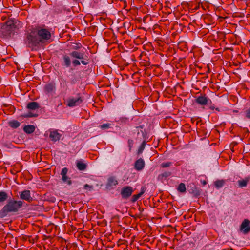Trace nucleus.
Wrapping results in <instances>:
<instances>
[{
    "mask_svg": "<svg viewBox=\"0 0 250 250\" xmlns=\"http://www.w3.org/2000/svg\"><path fill=\"white\" fill-rule=\"evenodd\" d=\"M23 202L21 200H16L10 198L5 205L0 210V218H3L8 215L17 213L23 207Z\"/></svg>",
    "mask_w": 250,
    "mask_h": 250,
    "instance_id": "obj_1",
    "label": "nucleus"
},
{
    "mask_svg": "<svg viewBox=\"0 0 250 250\" xmlns=\"http://www.w3.org/2000/svg\"><path fill=\"white\" fill-rule=\"evenodd\" d=\"M69 55L72 58L75 59L72 61L74 66H79L81 64V63L85 65L89 63L88 56L84 55V53L83 52L73 51L69 53Z\"/></svg>",
    "mask_w": 250,
    "mask_h": 250,
    "instance_id": "obj_2",
    "label": "nucleus"
},
{
    "mask_svg": "<svg viewBox=\"0 0 250 250\" xmlns=\"http://www.w3.org/2000/svg\"><path fill=\"white\" fill-rule=\"evenodd\" d=\"M24 41L27 46L32 49L38 46L41 43V40L38 39L36 31L34 29L26 34Z\"/></svg>",
    "mask_w": 250,
    "mask_h": 250,
    "instance_id": "obj_3",
    "label": "nucleus"
},
{
    "mask_svg": "<svg viewBox=\"0 0 250 250\" xmlns=\"http://www.w3.org/2000/svg\"><path fill=\"white\" fill-rule=\"evenodd\" d=\"M15 28L13 21H8L2 26L0 32L4 36L8 37L14 31Z\"/></svg>",
    "mask_w": 250,
    "mask_h": 250,
    "instance_id": "obj_4",
    "label": "nucleus"
},
{
    "mask_svg": "<svg viewBox=\"0 0 250 250\" xmlns=\"http://www.w3.org/2000/svg\"><path fill=\"white\" fill-rule=\"evenodd\" d=\"M34 30L36 31L38 39L41 40V43H43L50 39L51 34L48 30L40 28Z\"/></svg>",
    "mask_w": 250,
    "mask_h": 250,
    "instance_id": "obj_5",
    "label": "nucleus"
},
{
    "mask_svg": "<svg viewBox=\"0 0 250 250\" xmlns=\"http://www.w3.org/2000/svg\"><path fill=\"white\" fill-rule=\"evenodd\" d=\"M20 198L22 200H25L28 203L33 201V198L31 196V192L28 190H24L19 192Z\"/></svg>",
    "mask_w": 250,
    "mask_h": 250,
    "instance_id": "obj_6",
    "label": "nucleus"
},
{
    "mask_svg": "<svg viewBox=\"0 0 250 250\" xmlns=\"http://www.w3.org/2000/svg\"><path fill=\"white\" fill-rule=\"evenodd\" d=\"M82 102L83 99L79 95L76 97L70 98L67 101V105L69 107H74L79 105Z\"/></svg>",
    "mask_w": 250,
    "mask_h": 250,
    "instance_id": "obj_7",
    "label": "nucleus"
},
{
    "mask_svg": "<svg viewBox=\"0 0 250 250\" xmlns=\"http://www.w3.org/2000/svg\"><path fill=\"white\" fill-rule=\"evenodd\" d=\"M133 191V188L131 187L125 186L122 189L121 194L123 198L127 199L131 195Z\"/></svg>",
    "mask_w": 250,
    "mask_h": 250,
    "instance_id": "obj_8",
    "label": "nucleus"
},
{
    "mask_svg": "<svg viewBox=\"0 0 250 250\" xmlns=\"http://www.w3.org/2000/svg\"><path fill=\"white\" fill-rule=\"evenodd\" d=\"M240 229L244 234H248L250 231V221L247 219H244L240 226Z\"/></svg>",
    "mask_w": 250,
    "mask_h": 250,
    "instance_id": "obj_9",
    "label": "nucleus"
},
{
    "mask_svg": "<svg viewBox=\"0 0 250 250\" xmlns=\"http://www.w3.org/2000/svg\"><path fill=\"white\" fill-rule=\"evenodd\" d=\"M68 171V169L67 167L62 168L61 172L62 180L64 183H67L68 185H71L72 184V181L70 178L67 176Z\"/></svg>",
    "mask_w": 250,
    "mask_h": 250,
    "instance_id": "obj_10",
    "label": "nucleus"
},
{
    "mask_svg": "<svg viewBox=\"0 0 250 250\" xmlns=\"http://www.w3.org/2000/svg\"><path fill=\"white\" fill-rule=\"evenodd\" d=\"M195 102L201 105H207L209 102H211V100L205 95H201L195 99Z\"/></svg>",
    "mask_w": 250,
    "mask_h": 250,
    "instance_id": "obj_11",
    "label": "nucleus"
},
{
    "mask_svg": "<svg viewBox=\"0 0 250 250\" xmlns=\"http://www.w3.org/2000/svg\"><path fill=\"white\" fill-rule=\"evenodd\" d=\"M71 56L67 54L63 55L62 57V64L65 67H69L71 64Z\"/></svg>",
    "mask_w": 250,
    "mask_h": 250,
    "instance_id": "obj_12",
    "label": "nucleus"
},
{
    "mask_svg": "<svg viewBox=\"0 0 250 250\" xmlns=\"http://www.w3.org/2000/svg\"><path fill=\"white\" fill-rule=\"evenodd\" d=\"M145 162L142 158H139L134 163V168L137 171L142 170L145 167Z\"/></svg>",
    "mask_w": 250,
    "mask_h": 250,
    "instance_id": "obj_13",
    "label": "nucleus"
},
{
    "mask_svg": "<svg viewBox=\"0 0 250 250\" xmlns=\"http://www.w3.org/2000/svg\"><path fill=\"white\" fill-rule=\"evenodd\" d=\"M44 91L46 94L52 93L55 91V84L50 83L45 85Z\"/></svg>",
    "mask_w": 250,
    "mask_h": 250,
    "instance_id": "obj_14",
    "label": "nucleus"
},
{
    "mask_svg": "<svg viewBox=\"0 0 250 250\" xmlns=\"http://www.w3.org/2000/svg\"><path fill=\"white\" fill-rule=\"evenodd\" d=\"M188 188L189 192L193 194L195 196H198L200 195V190L193 184H190V185L188 186Z\"/></svg>",
    "mask_w": 250,
    "mask_h": 250,
    "instance_id": "obj_15",
    "label": "nucleus"
},
{
    "mask_svg": "<svg viewBox=\"0 0 250 250\" xmlns=\"http://www.w3.org/2000/svg\"><path fill=\"white\" fill-rule=\"evenodd\" d=\"M118 184V182L116 177L111 176L108 179L106 186L107 188H110L116 186Z\"/></svg>",
    "mask_w": 250,
    "mask_h": 250,
    "instance_id": "obj_16",
    "label": "nucleus"
},
{
    "mask_svg": "<svg viewBox=\"0 0 250 250\" xmlns=\"http://www.w3.org/2000/svg\"><path fill=\"white\" fill-rule=\"evenodd\" d=\"M61 135L57 131H51L49 134V137L53 141L56 142L60 140Z\"/></svg>",
    "mask_w": 250,
    "mask_h": 250,
    "instance_id": "obj_17",
    "label": "nucleus"
},
{
    "mask_svg": "<svg viewBox=\"0 0 250 250\" xmlns=\"http://www.w3.org/2000/svg\"><path fill=\"white\" fill-rule=\"evenodd\" d=\"M250 181V176L245 177L244 179L238 181V186L240 188H245L247 186Z\"/></svg>",
    "mask_w": 250,
    "mask_h": 250,
    "instance_id": "obj_18",
    "label": "nucleus"
},
{
    "mask_svg": "<svg viewBox=\"0 0 250 250\" xmlns=\"http://www.w3.org/2000/svg\"><path fill=\"white\" fill-rule=\"evenodd\" d=\"M146 190V188L142 187L141 189L140 192L136 195H133L131 198L132 202H136L145 192Z\"/></svg>",
    "mask_w": 250,
    "mask_h": 250,
    "instance_id": "obj_19",
    "label": "nucleus"
},
{
    "mask_svg": "<svg viewBox=\"0 0 250 250\" xmlns=\"http://www.w3.org/2000/svg\"><path fill=\"white\" fill-rule=\"evenodd\" d=\"M8 199V193L4 191H0V203H3Z\"/></svg>",
    "mask_w": 250,
    "mask_h": 250,
    "instance_id": "obj_20",
    "label": "nucleus"
},
{
    "mask_svg": "<svg viewBox=\"0 0 250 250\" xmlns=\"http://www.w3.org/2000/svg\"><path fill=\"white\" fill-rule=\"evenodd\" d=\"M171 172L168 171H166L159 174L158 176V180L160 181H163L164 179L171 176Z\"/></svg>",
    "mask_w": 250,
    "mask_h": 250,
    "instance_id": "obj_21",
    "label": "nucleus"
},
{
    "mask_svg": "<svg viewBox=\"0 0 250 250\" xmlns=\"http://www.w3.org/2000/svg\"><path fill=\"white\" fill-rule=\"evenodd\" d=\"M27 108L31 110H35L39 109L40 106L39 104L36 102H29L27 105Z\"/></svg>",
    "mask_w": 250,
    "mask_h": 250,
    "instance_id": "obj_22",
    "label": "nucleus"
},
{
    "mask_svg": "<svg viewBox=\"0 0 250 250\" xmlns=\"http://www.w3.org/2000/svg\"><path fill=\"white\" fill-rule=\"evenodd\" d=\"M35 127L33 125H25L23 127V130L27 134L32 133L35 131Z\"/></svg>",
    "mask_w": 250,
    "mask_h": 250,
    "instance_id": "obj_23",
    "label": "nucleus"
},
{
    "mask_svg": "<svg viewBox=\"0 0 250 250\" xmlns=\"http://www.w3.org/2000/svg\"><path fill=\"white\" fill-rule=\"evenodd\" d=\"M8 124L10 127L16 129L20 126L21 123L17 120H11L8 122Z\"/></svg>",
    "mask_w": 250,
    "mask_h": 250,
    "instance_id": "obj_24",
    "label": "nucleus"
},
{
    "mask_svg": "<svg viewBox=\"0 0 250 250\" xmlns=\"http://www.w3.org/2000/svg\"><path fill=\"white\" fill-rule=\"evenodd\" d=\"M77 167L81 171L84 170L86 168V165L82 162L79 161L77 163Z\"/></svg>",
    "mask_w": 250,
    "mask_h": 250,
    "instance_id": "obj_25",
    "label": "nucleus"
},
{
    "mask_svg": "<svg viewBox=\"0 0 250 250\" xmlns=\"http://www.w3.org/2000/svg\"><path fill=\"white\" fill-rule=\"evenodd\" d=\"M225 184V181L223 180H218L214 182V185L217 188H222Z\"/></svg>",
    "mask_w": 250,
    "mask_h": 250,
    "instance_id": "obj_26",
    "label": "nucleus"
},
{
    "mask_svg": "<svg viewBox=\"0 0 250 250\" xmlns=\"http://www.w3.org/2000/svg\"><path fill=\"white\" fill-rule=\"evenodd\" d=\"M146 145V141L144 140L140 145V147L138 148L137 153L138 154H140L142 153L143 150H144Z\"/></svg>",
    "mask_w": 250,
    "mask_h": 250,
    "instance_id": "obj_27",
    "label": "nucleus"
},
{
    "mask_svg": "<svg viewBox=\"0 0 250 250\" xmlns=\"http://www.w3.org/2000/svg\"><path fill=\"white\" fill-rule=\"evenodd\" d=\"M178 190L180 192H185L186 191V187L184 183H180L177 188Z\"/></svg>",
    "mask_w": 250,
    "mask_h": 250,
    "instance_id": "obj_28",
    "label": "nucleus"
},
{
    "mask_svg": "<svg viewBox=\"0 0 250 250\" xmlns=\"http://www.w3.org/2000/svg\"><path fill=\"white\" fill-rule=\"evenodd\" d=\"M172 165V163L171 162H164L161 164V167L162 168H166L170 167Z\"/></svg>",
    "mask_w": 250,
    "mask_h": 250,
    "instance_id": "obj_29",
    "label": "nucleus"
},
{
    "mask_svg": "<svg viewBox=\"0 0 250 250\" xmlns=\"http://www.w3.org/2000/svg\"><path fill=\"white\" fill-rule=\"evenodd\" d=\"M22 116L25 118L37 117V114H33L31 112H28L27 113L23 115Z\"/></svg>",
    "mask_w": 250,
    "mask_h": 250,
    "instance_id": "obj_30",
    "label": "nucleus"
},
{
    "mask_svg": "<svg viewBox=\"0 0 250 250\" xmlns=\"http://www.w3.org/2000/svg\"><path fill=\"white\" fill-rule=\"evenodd\" d=\"M82 47V45L80 43H76L73 46L72 49L75 50V51H77V50H79L81 49Z\"/></svg>",
    "mask_w": 250,
    "mask_h": 250,
    "instance_id": "obj_31",
    "label": "nucleus"
},
{
    "mask_svg": "<svg viewBox=\"0 0 250 250\" xmlns=\"http://www.w3.org/2000/svg\"><path fill=\"white\" fill-rule=\"evenodd\" d=\"M111 124L109 123L104 124L100 126L101 129H106L110 127Z\"/></svg>",
    "mask_w": 250,
    "mask_h": 250,
    "instance_id": "obj_32",
    "label": "nucleus"
},
{
    "mask_svg": "<svg viewBox=\"0 0 250 250\" xmlns=\"http://www.w3.org/2000/svg\"><path fill=\"white\" fill-rule=\"evenodd\" d=\"M128 119L125 117H120L118 119V121L122 123H125L128 121Z\"/></svg>",
    "mask_w": 250,
    "mask_h": 250,
    "instance_id": "obj_33",
    "label": "nucleus"
},
{
    "mask_svg": "<svg viewBox=\"0 0 250 250\" xmlns=\"http://www.w3.org/2000/svg\"><path fill=\"white\" fill-rule=\"evenodd\" d=\"M128 147H129V151H131V148H132V147L133 146V140L129 139L128 140Z\"/></svg>",
    "mask_w": 250,
    "mask_h": 250,
    "instance_id": "obj_34",
    "label": "nucleus"
},
{
    "mask_svg": "<svg viewBox=\"0 0 250 250\" xmlns=\"http://www.w3.org/2000/svg\"><path fill=\"white\" fill-rule=\"evenodd\" d=\"M84 188L85 189H89V190H91L92 189H93V186L89 185L86 184L84 185Z\"/></svg>",
    "mask_w": 250,
    "mask_h": 250,
    "instance_id": "obj_35",
    "label": "nucleus"
},
{
    "mask_svg": "<svg viewBox=\"0 0 250 250\" xmlns=\"http://www.w3.org/2000/svg\"><path fill=\"white\" fill-rule=\"evenodd\" d=\"M246 117L248 119H250V109L246 110Z\"/></svg>",
    "mask_w": 250,
    "mask_h": 250,
    "instance_id": "obj_36",
    "label": "nucleus"
},
{
    "mask_svg": "<svg viewBox=\"0 0 250 250\" xmlns=\"http://www.w3.org/2000/svg\"><path fill=\"white\" fill-rule=\"evenodd\" d=\"M144 127V125H139V126H137V128H143V127Z\"/></svg>",
    "mask_w": 250,
    "mask_h": 250,
    "instance_id": "obj_37",
    "label": "nucleus"
},
{
    "mask_svg": "<svg viewBox=\"0 0 250 250\" xmlns=\"http://www.w3.org/2000/svg\"><path fill=\"white\" fill-rule=\"evenodd\" d=\"M209 109H210L211 110H214L215 109V107L211 105L209 106Z\"/></svg>",
    "mask_w": 250,
    "mask_h": 250,
    "instance_id": "obj_38",
    "label": "nucleus"
},
{
    "mask_svg": "<svg viewBox=\"0 0 250 250\" xmlns=\"http://www.w3.org/2000/svg\"><path fill=\"white\" fill-rule=\"evenodd\" d=\"M215 110H216V111H220V109H219V108H215Z\"/></svg>",
    "mask_w": 250,
    "mask_h": 250,
    "instance_id": "obj_39",
    "label": "nucleus"
},
{
    "mask_svg": "<svg viewBox=\"0 0 250 250\" xmlns=\"http://www.w3.org/2000/svg\"><path fill=\"white\" fill-rule=\"evenodd\" d=\"M203 184H204V185H205V184H206V181H204V183H203Z\"/></svg>",
    "mask_w": 250,
    "mask_h": 250,
    "instance_id": "obj_40",
    "label": "nucleus"
}]
</instances>
